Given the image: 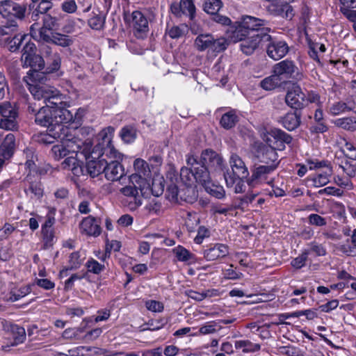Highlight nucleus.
I'll use <instances>...</instances> for the list:
<instances>
[{
	"instance_id": "nucleus-58",
	"label": "nucleus",
	"mask_w": 356,
	"mask_h": 356,
	"mask_svg": "<svg viewBox=\"0 0 356 356\" xmlns=\"http://www.w3.org/2000/svg\"><path fill=\"white\" fill-rule=\"evenodd\" d=\"M318 46V42H314L311 40H308L309 51L308 54L312 59L316 60L318 64L322 65L320 58L318 56L317 47Z\"/></svg>"
},
{
	"instance_id": "nucleus-51",
	"label": "nucleus",
	"mask_w": 356,
	"mask_h": 356,
	"mask_svg": "<svg viewBox=\"0 0 356 356\" xmlns=\"http://www.w3.org/2000/svg\"><path fill=\"white\" fill-rule=\"evenodd\" d=\"M331 170H329V172H325L323 173H320L314 177H312V180L314 183V186L315 187H321L325 186L329 182V176L330 175Z\"/></svg>"
},
{
	"instance_id": "nucleus-6",
	"label": "nucleus",
	"mask_w": 356,
	"mask_h": 356,
	"mask_svg": "<svg viewBox=\"0 0 356 356\" xmlns=\"http://www.w3.org/2000/svg\"><path fill=\"white\" fill-rule=\"evenodd\" d=\"M18 27V24L12 21L0 24V47L7 48L11 52H15L19 49L22 43L29 36L17 34Z\"/></svg>"
},
{
	"instance_id": "nucleus-52",
	"label": "nucleus",
	"mask_w": 356,
	"mask_h": 356,
	"mask_svg": "<svg viewBox=\"0 0 356 356\" xmlns=\"http://www.w3.org/2000/svg\"><path fill=\"white\" fill-rule=\"evenodd\" d=\"M43 238V248L48 249L54 244V229L42 230Z\"/></svg>"
},
{
	"instance_id": "nucleus-24",
	"label": "nucleus",
	"mask_w": 356,
	"mask_h": 356,
	"mask_svg": "<svg viewBox=\"0 0 356 356\" xmlns=\"http://www.w3.org/2000/svg\"><path fill=\"white\" fill-rule=\"evenodd\" d=\"M240 22L242 24V26L248 31L250 35L261 33L263 29H268V32L270 31L268 28L264 27L265 21L259 18L245 15L241 17Z\"/></svg>"
},
{
	"instance_id": "nucleus-23",
	"label": "nucleus",
	"mask_w": 356,
	"mask_h": 356,
	"mask_svg": "<svg viewBox=\"0 0 356 356\" xmlns=\"http://www.w3.org/2000/svg\"><path fill=\"white\" fill-rule=\"evenodd\" d=\"M255 156L259 162L265 165L279 164L277 153L273 147L266 145L258 147Z\"/></svg>"
},
{
	"instance_id": "nucleus-64",
	"label": "nucleus",
	"mask_w": 356,
	"mask_h": 356,
	"mask_svg": "<svg viewBox=\"0 0 356 356\" xmlns=\"http://www.w3.org/2000/svg\"><path fill=\"white\" fill-rule=\"evenodd\" d=\"M328 130L327 125L324 121L317 122L314 124H312L309 131L312 134H323Z\"/></svg>"
},
{
	"instance_id": "nucleus-59",
	"label": "nucleus",
	"mask_w": 356,
	"mask_h": 356,
	"mask_svg": "<svg viewBox=\"0 0 356 356\" xmlns=\"http://www.w3.org/2000/svg\"><path fill=\"white\" fill-rule=\"evenodd\" d=\"M308 222L317 227L325 226L327 224L326 219L318 214L312 213L308 216Z\"/></svg>"
},
{
	"instance_id": "nucleus-2",
	"label": "nucleus",
	"mask_w": 356,
	"mask_h": 356,
	"mask_svg": "<svg viewBox=\"0 0 356 356\" xmlns=\"http://www.w3.org/2000/svg\"><path fill=\"white\" fill-rule=\"evenodd\" d=\"M114 131L115 129L112 127H108L102 130L101 133L102 141L99 143H101V146L104 147V148L101 151L100 156H97L94 154L95 158L90 156L87 160L86 171L87 174L92 178L103 174L104 169H105L104 156L109 157V159H120V153H119L112 145V137Z\"/></svg>"
},
{
	"instance_id": "nucleus-13",
	"label": "nucleus",
	"mask_w": 356,
	"mask_h": 356,
	"mask_svg": "<svg viewBox=\"0 0 356 356\" xmlns=\"http://www.w3.org/2000/svg\"><path fill=\"white\" fill-rule=\"evenodd\" d=\"M146 185L147 180L145 177L138 174H132L129 177L128 185L120 188V191L125 197H134L143 194Z\"/></svg>"
},
{
	"instance_id": "nucleus-57",
	"label": "nucleus",
	"mask_w": 356,
	"mask_h": 356,
	"mask_svg": "<svg viewBox=\"0 0 356 356\" xmlns=\"http://www.w3.org/2000/svg\"><path fill=\"white\" fill-rule=\"evenodd\" d=\"M223 276L228 280H239L243 277V273L237 272L233 269V265L231 264L229 268L222 270Z\"/></svg>"
},
{
	"instance_id": "nucleus-28",
	"label": "nucleus",
	"mask_w": 356,
	"mask_h": 356,
	"mask_svg": "<svg viewBox=\"0 0 356 356\" xmlns=\"http://www.w3.org/2000/svg\"><path fill=\"white\" fill-rule=\"evenodd\" d=\"M51 94L47 99L45 104L51 110H68L65 96L53 88Z\"/></svg>"
},
{
	"instance_id": "nucleus-22",
	"label": "nucleus",
	"mask_w": 356,
	"mask_h": 356,
	"mask_svg": "<svg viewBox=\"0 0 356 356\" xmlns=\"http://www.w3.org/2000/svg\"><path fill=\"white\" fill-rule=\"evenodd\" d=\"M110 159V161H108L105 159V169H104L103 174L108 181H118L123 177L124 168L118 160Z\"/></svg>"
},
{
	"instance_id": "nucleus-61",
	"label": "nucleus",
	"mask_w": 356,
	"mask_h": 356,
	"mask_svg": "<svg viewBox=\"0 0 356 356\" xmlns=\"http://www.w3.org/2000/svg\"><path fill=\"white\" fill-rule=\"evenodd\" d=\"M87 273L72 274L65 282V289L70 290L72 288L74 283L76 280H81L86 277Z\"/></svg>"
},
{
	"instance_id": "nucleus-11",
	"label": "nucleus",
	"mask_w": 356,
	"mask_h": 356,
	"mask_svg": "<svg viewBox=\"0 0 356 356\" xmlns=\"http://www.w3.org/2000/svg\"><path fill=\"white\" fill-rule=\"evenodd\" d=\"M200 171H194L196 182L202 184L205 191L218 199L225 197V191L222 186L216 185L211 181L210 173L205 168H200Z\"/></svg>"
},
{
	"instance_id": "nucleus-26",
	"label": "nucleus",
	"mask_w": 356,
	"mask_h": 356,
	"mask_svg": "<svg viewBox=\"0 0 356 356\" xmlns=\"http://www.w3.org/2000/svg\"><path fill=\"white\" fill-rule=\"evenodd\" d=\"M80 229L82 233L92 236H98L102 232L99 220L92 216L83 219L80 224Z\"/></svg>"
},
{
	"instance_id": "nucleus-39",
	"label": "nucleus",
	"mask_w": 356,
	"mask_h": 356,
	"mask_svg": "<svg viewBox=\"0 0 356 356\" xmlns=\"http://www.w3.org/2000/svg\"><path fill=\"white\" fill-rule=\"evenodd\" d=\"M212 41V35L200 34L196 38L195 44L199 51H203L206 49H211Z\"/></svg>"
},
{
	"instance_id": "nucleus-41",
	"label": "nucleus",
	"mask_w": 356,
	"mask_h": 356,
	"mask_svg": "<svg viewBox=\"0 0 356 356\" xmlns=\"http://www.w3.org/2000/svg\"><path fill=\"white\" fill-rule=\"evenodd\" d=\"M173 252L179 261L194 262L195 257L183 246L179 245L173 249Z\"/></svg>"
},
{
	"instance_id": "nucleus-8",
	"label": "nucleus",
	"mask_w": 356,
	"mask_h": 356,
	"mask_svg": "<svg viewBox=\"0 0 356 356\" xmlns=\"http://www.w3.org/2000/svg\"><path fill=\"white\" fill-rule=\"evenodd\" d=\"M229 165L232 171L224 172V179L227 187H232L238 178H247L249 175L248 168L242 159L236 154H232L229 158Z\"/></svg>"
},
{
	"instance_id": "nucleus-34",
	"label": "nucleus",
	"mask_w": 356,
	"mask_h": 356,
	"mask_svg": "<svg viewBox=\"0 0 356 356\" xmlns=\"http://www.w3.org/2000/svg\"><path fill=\"white\" fill-rule=\"evenodd\" d=\"M80 156L70 154L62 162L61 167L64 170L72 171L74 175L79 177L83 174V169L80 163Z\"/></svg>"
},
{
	"instance_id": "nucleus-25",
	"label": "nucleus",
	"mask_w": 356,
	"mask_h": 356,
	"mask_svg": "<svg viewBox=\"0 0 356 356\" xmlns=\"http://www.w3.org/2000/svg\"><path fill=\"white\" fill-rule=\"evenodd\" d=\"M68 127L65 125H57L56 127H49L48 133L42 134L39 141L44 144H52L56 139L63 140L66 136Z\"/></svg>"
},
{
	"instance_id": "nucleus-40",
	"label": "nucleus",
	"mask_w": 356,
	"mask_h": 356,
	"mask_svg": "<svg viewBox=\"0 0 356 356\" xmlns=\"http://www.w3.org/2000/svg\"><path fill=\"white\" fill-rule=\"evenodd\" d=\"M336 127L341 128L348 131H355L356 130V119L352 117H346L337 119L334 121Z\"/></svg>"
},
{
	"instance_id": "nucleus-32",
	"label": "nucleus",
	"mask_w": 356,
	"mask_h": 356,
	"mask_svg": "<svg viewBox=\"0 0 356 356\" xmlns=\"http://www.w3.org/2000/svg\"><path fill=\"white\" fill-rule=\"evenodd\" d=\"M229 253L228 247L222 243L215 244L204 250V257L207 261H214L216 259L223 258Z\"/></svg>"
},
{
	"instance_id": "nucleus-43",
	"label": "nucleus",
	"mask_w": 356,
	"mask_h": 356,
	"mask_svg": "<svg viewBox=\"0 0 356 356\" xmlns=\"http://www.w3.org/2000/svg\"><path fill=\"white\" fill-rule=\"evenodd\" d=\"M236 349L243 348V353H253L260 350L259 343H253L249 340H240L235 342Z\"/></svg>"
},
{
	"instance_id": "nucleus-56",
	"label": "nucleus",
	"mask_w": 356,
	"mask_h": 356,
	"mask_svg": "<svg viewBox=\"0 0 356 356\" xmlns=\"http://www.w3.org/2000/svg\"><path fill=\"white\" fill-rule=\"evenodd\" d=\"M346 112L347 111L343 102H335L329 108V113L332 115H339Z\"/></svg>"
},
{
	"instance_id": "nucleus-10",
	"label": "nucleus",
	"mask_w": 356,
	"mask_h": 356,
	"mask_svg": "<svg viewBox=\"0 0 356 356\" xmlns=\"http://www.w3.org/2000/svg\"><path fill=\"white\" fill-rule=\"evenodd\" d=\"M124 19L133 26L134 35L138 38H143L149 32L147 19L141 11L134 10L131 14L125 13Z\"/></svg>"
},
{
	"instance_id": "nucleus-33",
	"label": "nucleus",
	"mask_w": 356,
	"mask_h": 356,
	"mask_svg": "<svg viewBox=\"0 0 356 356\" xmlns=\"http://www.w3.org/2000/svg\"><path fill=\"white\" fill-rule=\"evenodd\" d=\"M16 148V140L13 134H7L0 145V156L6 159H10Z\"/></svg>"
},
{
	"instance_id": "nucleus-3",
	"label": "nucleus",
	"mask_w": 356,
	"mask_h": 356,
	"mask_svg": "<svg viewBox=\"0 0 356 356\" xmlns=\"http://www.w3.org/2000/svg\"><path fill=\"white\" fill-rule=\"evenodd\" d=\"M27 111L34 115L35 124L47 128L64 125L73 120V114L69 110H51L46 106L37 108L35 105L29 104Z\"/></svg>"
},
{
	"instance_id": "nucleus-48",
	"label": "nucleus",
	"mask_w": 356,
	"mask_h": 356,
	"mask_svg": "<svg viewBox=\"0 0 356 356\" xmlns=\"http://www.w3.org/2000/svg\"><path fill=\"white\" fill-rule=\"evenodd\" d=\"M47 60V72L52 73L58 71L60 67L61 58L60 54H55L54 56L49 58Z\"/></svg>"
},
{
	"instance_id": "nucleus-18",
	"label": "nucleus",
	"mask_w": 356,
	"mask_h": 356,
	"mask_svg": "<svg viewBox=\"0 0 356 356\" xmlns=\"http://www.w3.org/2000/svg\"><path fill=\"white\" fill-rule=\"evenodd\" d=\"M266 46L268 56L275 60H278L284 57L289 51V47L286 42L281 40H268Z\"/></svg>"
},
{
	"instance_id": "nucleus-60",
	"label": "nucleus",
	"mask_w": 356,
	"mask_h": 356,
	"mask_svg": "<svg viewBox=\"0 0 356 356\" xmlns=\"http://www.w3.org/2000/svg\"><path fill=\"white\" fill-rule=\"evenodd\" d=\"M70 268L75 270L80 267L81 259L79 252H74L70 254L69 259Z\"/></svg>"
},
{
	"instance_id": "nucleus-42",
	"label": "nucleus",
	"mask_w": 356,
	"mask_h": 356,
	"mask_svg": "<svg viewBox=\"0 0 356 356\" xmlns=\"http://www.w3.org/2000/svg\"><path fill=\"white\" fill-rule=\"evenodd\" d=\"M105 19L106 15L99 12L98 14H94V16L88 19V24L91 29L99 31L104 28Z\"/></svg>"
},
{
	"instance_id": "nucleus-29",
	"label": "nucleus",
	"mask_w": 356,
	"mask_h": 356,
	"mask_svg": "<svg viewBox=\"0 0 356 356\" xmlns=\"http://www.w3.org/2000/svg\"><path fill=\"white\" fill-rule=\"evenodd\" d=\"M226 35L229 42L234 43L242 41L248 35H250L248 31L242 26L240 21H237L233 25L229 26L226 31Z\"/></svg>"
},
{
	"instance_id": "nucleus-50",
	"label": "nucleus",
	"mask_w": 356,
	"mask_h": 356,
	"mask_svg": "<svg viewBox=\"0 0 356 356\" xmlns=\"http://www.w3.org/2000/svg\"><path fill=\"white\" fill-rule=\"evenodd\" d=\"M86 266L88 269V272L97 275L99 274L105 269V266L104 264H99L97 261L92 258L88 260L86 264Z\"/></svg>"
},
{
	"instance_id": "nucleus-55",
	"label": "nucleus",
	"mask_w": 356,
	"mask_h": 356,
	"mask_svg": "<svg viewBox=\"0 0 356 356\" xmlns=\"http://www.w3.org/2000/svg\"><path fill=\"white\" fill-rule=\"evenodd\" d=\"M307 258H308V252L307 251L303 252L298 257L293 259L291 261V264L293 268H295L296 269H300L302 267L305 266Z\"/></svg>"
},
{
	"instance_id": "nucleus-21",
	"label": "nucleus",
	"mask_w": 356,
	"mask_h": 356,
	"mask_svg": "<svg viewBox=\"0 0 356 356\" xmlns=\"http://www.w3.org/2000/svg\"><path fill=\"white\" fill-rule=\"evenodd\" d=\"M2 329L7 333L13 335V342L11 346H15L22 343L26 340V331L23 327H21L12 322L3 319L1 321Z\"/></svg>"
},
{
	"instance_id": "nucleus-15",
	"label": "nucleus",
	"mask_w": 356,
	"mask_h": 356,
	"mask_svg": "<svg viewBox=\"0 0 356 356\" xmlns=\"http://www.w3.org/2000/svg\"><path fill=\"white\" fill-rule=\"evenodd\" d=\"M273 71L285 85L289 79L294 76V74L298 71V67L293 61L286 59L276 63Z\"/></svg>"
},
{
	"instance_id": "nucleus-14",
	"label": "nucleus",
	"mask_w": 356,
	"mask_h": 356,
	"mask_svg": "<svg viewBox=\"0 0 356 356\" xmlns=\"http://www.w3.org/2000/svg\"><path fill=\"white\" fill-rule=\"evenodd\" d=\"M286 104L296 111H300L306 105V95L298 86H293L285 97Z\"/></svg>"
},
{
	"instance_id": "nucleus-30",
	"label": "nucleus",
	"mask_w": 356,
	"mask_h": 356,
	"mask_svg": "<svg viewBox=\"0 0 356 356\" xmlns=\"http://www.w3.org/2000/svg\"><path fill=\"white\" fill-rule=\"evenodd\" d=\"M42 41L62 47H68L73 44L74 39L65 34L58 32H51V35H44V40Z\"/></svg>"
},
{
	"instance_id": "nucleus-17",
	"label": "nucleus",
	"mask_w": 356,
	"mask_h": 356,
	"mask_svg": "<svg viewBox=\"0 0 356 356\" xmlns=\"http://www.w3.org/2000/svg\"><path fill=\"white\" fill-rule=\"evenodd\" d=\"M277 168V164L260 165L252 171V175L247 179L248 185L254 188L267 178V175L272 173Z\"/></svg>"
},
{
	"instance_id": "nucleus-49",
	"label": "nucleus",
	"mask_w": 356,
	"mask_h": 356,
	"mask_svg": "<svg viewBox=\"0 0 356 356\" xmlns=\"http://www.w3.org/2000/svg\"><path fill=\"white\" fill-rule=\"evenodd\" d=\"M51 151L56 160H60L70 155L63 141L60 144L54 145Z\"/></svg>"
},
{
	"instance_id": "nucleus-4",
	"label": "nucleus",
	"mask_w": 356,
	"mask_h": 356,
	"mask_svg": "<svg viewBox=\"0 0 356 356\" xmlns=\"http://www.w3.org/2000/svg\"><path fill=\"white\" fill-rule=\"evenodd\" d=\"M181 184L177 185L170 183L168 185L165 196L170 202L181 204L183 202L192 204L196 201L198 197L194 183L195 179L184 180L180 176Z\"/></svg>"
},
{
	"instance_id": "nucleus-1",
	"label": "nucleus",
	"mask_w": 356,
	"mask_h": 356,
	"mask_svg": "<svg viewBox=\"0 0 356 356\" xmlns=\"http://www.w3.org/2000/svg\"><path fill=\"white\" fill-rule=\"evenodd\" d=\"M188 166L181 168V177L184 180L195 178L194 171H200V168H205L208 172L210 170H222L223 159L216 152L207 149L202 151L200 161L191 154L186 155Z\"/></svg>"
},
{
	"instance_id": "nucleus-63",
	"label": "nucleus",
	"mask_w": 356,
	"mask_h": 356,
	"mask_svg": "<svg viewBox=\"0 0 356 356\" xmlns=\"http://www.w3.org/2000/svg\"><path fill=\"white\" fill-rule=\"evenodd\" d=\"M186 27L174 26L167 30L168 35L172 39H177L184 35Z\"/></svg>"
},
{
	"instance_id": "nucleus-44",
	"label": "nucleus",
	"mask_w": 356,
	"mask_h": 356,
	"mask_svg": "<svg viewBox=\"0 0 356 356\" xmlns=\"http://www.w3.org/2000/svg\"><path fill=\"white\" fill-rule=\"evenodd\" d=\"M120 136L124 142L131 143L136 138V129L131 126L124 127L121 129Z\"/></svg>"
},
{
	"instance_id": "nucleus-35",
	"label": "nucleus",
	"mask_w": 356,
	"mask_h": 356,
	"mask_svg": "<svg viewBox=\"0 0 356 356\" xmlns=\"http://www.w3.org/2000/svg\"><path fill=\"white\" fill-rule=\"evenodd\" d=\"M42 21L43 24L39 31L42 40H44V35H51V32H54L53 31L58 29L59 26L58 19L50 15H44Z\"/></svg>"
},
{
	"instance_id": "nucleus-19",
	"label": "nucleus",
	"mask_w": 356,
	"mask_h": 356,
	"mask_svg": "<svg viewBox=\"0 0 356 356\" xmlns=\"http://www.w3.org/2000/svg\"><path fill=\"white\" fill-rule=\"evenodd\" d=\"M170 8L171 13L177 17L186 15L193 20L195 17V6L192 0H180L179 3L174 2L171 3Z\"/></svg>"
},
{
	"instance_id": "nucleus-31",
	"label": "nucleus",
	"mask_w": 356,
	"mask_h": 356,
	"mask_svg": "<svg viewBox=\"0 0 356 356\" xmlns=\"http://www.w3.org/2000/svg\"><path fill=\"white\" fill-rule=\"evenodd\" d=\"M301 111L289 112L280 118L279 122L289 131L296 129L301 124Z\"/></svg>"
},
{
	"instance_id": "nucleus-54",
	"label": "nucleus",
	"mask_w": 356,
	"mask_h": 356,
	"mask_svg": "<svg viewBox=\"0 0 356 356\" xmlns=\"http://www.w3.org/2000/svg\"><path fill=\"white\" fill-rule=\"evenodd\" d=\"M227 40L225 38L215 39L213 37V41L211 50L216 52H220L226 49L227 47Z\"/></svg>"
},
{
	"instance_id": "nucleus-5",
	"label": "nucleus",
	"mask_w": 356,
	"mask_h": 356,
	"mask_svg": "<svg viewBox=\"0 0 356 356\" xmlns=\"http://www.w3.org/2000/svg\"><path fill=\"white\" fill-rule=\"evenodd\" d=\"M71 129L68 127V131L66 133V136L63 140H61L64 143L67 152L69 154L74 155L75 156H83V158L88 160L90 156L95 158V155L99 156L101 151L104 147L101 146V143H98L91 150L92 145L90 143H84L81 140L78 138L72 136L70 132Z\"/></svg>"
},
{
	"instance_id": "nucleus-20",
	"label": "nucleus",
	"mask_w": 356,
	"mask_h": 356,
	"mask_svg": "<svg viewBox=\"0 0 356 356\" xmlns=\"http://www.w3.org/2000/svg\"><path fill=\"white\" fill-rule=\"evenodd\" d=\"M268 12L274 16L291 20L294 16L293 7L286 1L276 0L267 6Z\"/></svg>"
},
{
	"instance_id": "nucleus-45",
	"label": "nucleus",
	"mask_w": 356,
	"mask_h": 356,
	"mask_svg": "<svg viewBox=\"0 0 356 356\" xmlns=\"http://www.w3.org/2000/svg\"><path fill=\"white\" fill-rule=\"evenodd\" d=\"M222 6L220 0H205L204 10L208 14L214 15L218 13Z\"/></svg>"
},
{
	"instance_id": "nucleus-7",
	"label": "nucleus",
	"mask_w": 356,
	"mask_h": 356,
	"mask_svg": "<svg viewBox=\"0 0 356 356\" xmlns=\"http://www.w3.org/2000/svg\"><path fill=\"white\" fill-rule=\"evenodd\" d=\"M26 6L18 3L13 0H3L0 1V15L6 22H17L25 19L26 15Z\"/></svg>"
},
{
	"instance_id": "nucleus-53",
	"label": "nucleus",
	"mask_w": 356,
	"mask_h": 356,
	"mask_svg": "<svg viewBox=\"0 0 356 356\" xmlns=\"http://www.w3.org/2000/svg\"><path fill=\"white\" fill-rule=\"evenodd\" d=\"M251 329L256 328L255 332H258L260 337L262 339H268L270 337V332L269 328L270 327V324H264L262 326H257L255 323H251L248 326Z\"/></svg>"
},
{
	"instance_id": "nucleus-62",
	"label": "nucleus",
	"mask_w": 356,
	"mask_h": 356,
	"mask_svg": "<svg viewBox=\"0 0 356 356\" xmlns=\"http://www.w3.org/2000/svg\"><path fill=\"white\" fill-rule=\"evenodd\" d=\"M343 171L350 177H354L356 174V163H352L348 161H346L343 165L339 166Z\"/></svg>"
},
{
	"instance_id": "nucleus-36",
	"label": "nucleus",
	"mask_w": 356,
	"mask_h": 356,
	"mask_svg": "<svg viewBox=\"0 0 356 356\" xmlns=\"http://www.w3.org/2000/svg\"><path fill=\"white\" fill-rule=\"evenodd\" d=\"M284 86V83L273 71V74L260 82V86L266 90H272Z\"/></svg>"
},
{
	"instance_id": "nucleus-47",
	"label": "nucleus",
	"mask_w": 356,
	"mask_h": 356,
	"mask_svg": "<svg viewBox=\"0 0 356 356\" xmlns=\"http://www.w3.org/2000/svg\"><path fill=\"white\" fill-rule=\"evenodd\" d=\"M271 136L277 140L289 145L291 143L292 136L280 129H274L271 131Z\"/></svg>"
},
{
	"instance_id": "nucleus-16",
	"label": "nucleus",
	"mask_w": 356,
	"mask_h": 356,
	"mask_svg": "<svg viewBox=\"0 0 356 356\" xmlns=\"http://www.w3.org/2000/svg\"><path fill=\"white\" fill-rule=\"evenodd\" d=\"M44 79H38L33 75L32 83H29V90L35 99H44L46 102L54 87L46 85L43 83Z\"/></svg>"
},
{
	"instance_id": "nucleus-37",
	"label": "nucleus",
	"mask_w": 356,
	"mask_h": 356,
	"mask_svg": "<svg viewBox=\"0 0 356 356\" xmlns=\"http://www.w3.org/2000/svg\"><path fill=\"white\" fill-rule=\"evenodd\" d=\"M24 192L31 198L40 199L43 195V188L42 184L39 181H28V184L25 186Z\"/></svg>"
},
{
	"instance_id": "nucleus-38",
	"label": "nucleus",
	"mask_w": 356,
	"mask_h": 356,
	"mask_svg": "<svg viewBox=\"0 0 356 356\" xmlns=\"http://www.w3.org/2000/svg\"><path fill=\"white\" fill-rule=\"evenodd\" d=\"M239 118L234 111H230L222 115L220 124L225 129H230L238 122Z\"/></svg>"
},
{
	"instance_id": "nucleus-46",
	"label": "nucleus",
	"mask_w": 356,
	"mask_h": 356,
	"mask_svg": "<svg viewBox=\"0 0 356 356\" xmlns=\"http://www.w3.org/2000/svg\"><path fill=\"white\" fill-rule=\"evenodd\" d=\"M142 197L143 194L137 195L134 197H125L123 202L129 210L135 211L142 204Z\"/></svg>"
},
{
	"instance_id": "nucleus-12",
	"label": "nucleus",
	"mask_w": 356,
	"mask_h": 356,
	"mask_svg": "<svg viewBox=\"0 0 356 356\" xmlns=\"http://www.w3.org/2000/svg\"><path fill=\"white\" fill-rule=\"evenodd\" d=\"M270 39L271 36L268 34V30L263 29L261 33L252 35L243 40L241 44V49L246 55H251L260 44Z\"/></svg>"
},
{
	"instance_id": "nucleus-27",
	"label": "nucleus",
	"mask_w": 356,
	"mask_h": 356,
	"mask_svg": "<svg viewBox=\"0 0 356 356\" xmlns=\"http://www.w3.org/2000/svg\"><path fill=\"white\" fill-rule=\"evenodd\" d=\"M24 62L25 64L28 65L31 67V68L34 71V73L32 74L35 76V77L40 79H45L44 74L43 72H40V71L42 70L44 68L45 62L44 60V58L38 54L30 56H24Z\"/></svg>"
},
{
	"instance_id": "nucleus-9",
	"label": "nucleus",
	"mask_w": 356,
	"mask_h": 356,
	"mask_svg": "<svg viewBox=\"0 0 356 356\" xmlns=\"http://www.w3.org/2000/svg\"><path fill=\"white\" fill-rule=\"evenodd\" d=\"M0 114L1 115V128L12 131L17 129L18 109L15 105L9 102L0 104Z\"/></svg>"
}]
</instances>
